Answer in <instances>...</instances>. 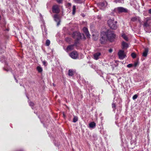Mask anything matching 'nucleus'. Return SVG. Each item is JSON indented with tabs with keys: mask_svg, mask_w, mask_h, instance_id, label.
I'll list each match as a JSON object with an SVG mask.
<instances>
[{
	"mask_svg": "<svg viewBox=\"0 0 151 151\" xmlns=\"http://www.w3.org/2000/svg\"><path fill=\"white\" fill-rule=\"evenodd\" d=\"M138 96L137 94H135L133 96L132 99L134 100H135L137 98Z\"/></svg>",
	"mask_w": 151,
	"mask_h": 151,
	"instance_id": "nucleus-31",
	"label": "nucleus"
},
{
	"mask_svg": "<svg viewBox=\"0 0 151 151\" xmlns=\"http://www.w3.org/2000/svg\"><path fill=\"white\" fill-rule=\"evenodd\" d=\"M114 38H107V42H112L114 41Z\"/></svg>",
	"mask_w": 151,
	"mask_h": 151,
	"instance_id": "nucleus-29",
	"label": "nucleus"
},
{
	"mask_svg": "<svg viewBox=\"0 0 151 151\" xmlns=\"http://www.w3.org/2000/svg\"><path fill=\"white\" fill-rule=\"evenodd\" d=\"M68 75L72 76L73 75V71L72 70L70 69L68 71Z\"/></svg>",
	"mask_w": 151,
	"mask_h": 151,
	"instance_id": "nucleus-22",
	"label": "nucleus"
},
{
	"mask_svg": "<svg viewBox=\"0 0 151 151\" xmlns=\"http://www.w3.org/2000/svg\"><path fill=\"white\" fill-rule=\"evenodd\" d=\"M114 2L116 3H123L124 1L123 0H115Z\"/></svg>",
	"mask_w": 151,
	"mask_h": 151,
	"instance_id": "nucleus-27",
	"label": "nucleus"
},
{
	"mask_svg": "<svg viewBox=\"0 0 151 151\" xmlns=\"http://www.w3.org/2000/svg\"><path fill=\"white\" fill-rule=\"evenodd\" d=\"M115 9L119 12H127V10L123 7H118L116 8Z\"/></svg>",
	"mask_w": 151,
	"mask_h": 151,
	"instance_id": "nucleus-4",
	"label": "nucleus"
},
{
	"mask_svg": "<svg viewBox=\"0 0 151 151\" xmlns=\"http://www.w3.org/2000/svg\"><path fill=\"white\" fill-rule=\"evenodd\" d=\"M0 59L1 61H2V62H5L6 61L4 57L1 58Z\"/></svg>",
	"mask_w": 151,
	"mask_h": 151,
	"instance_id": "nucleus-30",
	"label": "nucleus"
},
{
	"mask_svg": "<svg viewBox=\"0 0 151 151\" xmlns=\"http://www.w3.org/2000/svg\"><path fill=\"white\" fill-rule=\"evenodd\" d=\"M75 1L77 3H81V0H75Z\"/></svg>",
	"mask_w": 151,
	"mask_h": 151,
	"instance_id": "nucleus-36",
	"label": "nucleus"
},
{
	"mask_svg": "<svg viewBox=\"0 0 151 151\" xmlns=\"http://www.w3.org/2000/svg\"><path fill=\"white\" fill-rule=\"evenodd\" d=\"M37 69L38 72L41 73L42 71V69L40 66H38L37 68Z\"/></svg>",
	"mask_w": 151,
	"mask_h": 151,
	"instance_id": "nucleus-20",
	"label": "nucleus"
},
{
	"mask_svg": "<svg viewBox=\"0 0 151 151\" xmlns=\"http://www.w3.org/2000/svg\"><path fill=\"white\" fill-rule=\"evenodd\" d=\"M122 37L123 38H127V37L126 35L124 33H123L121 34Z\"/></svg>",
	"mask_w": 151,
	"mask_h": 151,
	"instance_id": "nucleus-34",
	"label": "nucleus"
},
{
	"mask_svg": "<svg viewBox=\"0 0 151 151\" xmlns=\"http://www.w3.org/2000/svg\"><path fill=\"white\" fill-rule=\"evenodd\" d=\"M83 30L84 32L86 35L87 37H90V35L89 34L88 29L86 27H84Z\"/></svg>",
	"mask_w": 151,
	"mask_h": 151,
	"instance_id": "nucleus-14",
	"label": "nucleus"
},
{
	"mask_svg": "<svg viewBox=\"0 0 151 151\" xmlns=\"http://www.w3.org/2000/svg\"><path fill=\"white\" fill-rule=\"evenodd\" d=\"M79 38H77V39L76 40L74 44L73 45L74 46H76L78 45L79 44Z\"/></svg>",
	"mask_w": 151,
	"mask_h": 151,
	"instance_id": "nucleus-21",
	"label": "nucleus"
},
{
	"mask_svg": "<svg viewBox=\"0 0 151 151\" xmlns=\"http://www.w3.org/2000/svg\"><path fill=\"white\" fill-rule=\"evenodd\" d=\"M46 63V62L45 61H44L43 62V64L45 65Z\"/></svg>",
	"mask_w": 151,
	"mask_h": 151,
	"instance_id": "nucleus-42",
	"label": "nucleus"
},
{
	"mask_svg": "<svg viewBox=\"0 0 151 151\" xmlns=\"http://www.w3.org/2000/svg\"><path fill=\"white\" fill-rule=\"evenodd\" d=\"M148 52V49L147 48H145L144 49V51L142 53V56L144 57H147Z\"/></svg>",
	"mask_w": 151,
	"mask_h": 151,
	"instance_id": "nucleus-15",
	"label": "nucleus"
},
{
	"mask_svg": "<svg viewBox=\"0 0 151 151\" xmlns=\"http://www.w3.org/2000/svg\"><path fill=\"white\" fill-rule=\"evenodd\" d=\"M117 22L116 21H114L113 18L110 19L108 21L109 26L113 29H115L117 28Z\"/></svg>",
	"mask_w": 151,
	"mask_h": 151,
	"instance_id": "nucleus-1",
	"label": "nucleus"
},
{
	"mask_svg": "<svg viewBox=\"0 0 151 151\" xmlns=\"http://www.w3.org/2000/svg\"><path fill=\"white\" fill-rule=\"evenodd\" d=\"M94 34H93V36H94Z\"/></svg>",
	"mask_w": 151,
	"mask_h": 151,
	"instance_id": "nucleus-45",
	"label": "nucleus"
},
{
	"mask_svg": "<svg viewBox=\"0 0 151 151\" xmlns=\"http://www.w3.org/2000/svg\"><path fill=\"white\" fill-rule=\"evenodd\" d=\"M148 13L150 14H151V9L148 10Z\"/></svg>",
	"mask_w": 151,
	"mask_h": 151,
	"instance_id": "nucleus-41",
	"label": "nucleus"
},
{
	"mask_svg": "<svg viewBox=\"0 0 151 151\" xmlns=\"http://www.w3.org/2000/svg\"><path fill=\"white\" fill-rule=\"evenodd\" d=\"M100 5L102 6H104L107 5V3L106 2H103L100 3Z\"/></svg>",
	"mask_w": 151,
	"mask_h": 151,
	"instance_id": "nucleus-25",
	"label": "nucleus"
},
{
	"mask_svg": "<svg viewBox=\"0 0 151 151\" xmlns=\"http://www.w3.org/2000/svg\"><path fill=\"white\" fill-rule=\"evenodd\" d=\"M74 45H68L67 47L65 50L67 52H68L73 50L74 49Z\"/></svg>",
	"mask_w": 151,
	"mask_h": 151,
	"instance_id": "nucleus-12",
	"label": "nucleus"
},
{
	"mask_svg": "<svg viewBox=\"0 0 151 151\" xmlns=\"http://www.w3.org/2000/svg\"><path fill=\"white\" fill-rule=\"evenodd\" d=\"M131 20L133 22L136 21H138L139 22H140L139 18L137 17H132L131 19Z\"/></svg>",
	"mask_w": 151,
	"mask_h": 151,
	"instance_id": "nucleus-18",
	"label": "nucleus"
},
{
	"mask_svg": "<svg viewBox=\"0 0 151 151\" xmlns=\"http://www.w3.org/2000/svg\"><path fill=\"white\" fill-rule=\"evenodd\" d=\"M131 56L132 57V58H136V54L134 53V52H132V54H131Z\"/></svg>",
	"mask_w": 151,
	"mask_h": 151,
	"instance_id": "nucleus-28",
	"label": "nucleus"
},
{
	"mask_svg": "<svg viewBox=\"0 0 151 151\" xmlns=\"http://www.w3.org/2000/svg\"><path fill=\"white\" fill-rule=\"evenodd\" d=\"M119 58L121 59H123L125 56L124 50H120L118 53Z\"/></svg>",
	"mask_w": 151,
	"mask_h": 151,
	"instance_id": "nucleus-6",
	"label": "nucleus"
},
{
	"mask_svg": "<svg viewBox=\"0 0 151 151\" xmlns=\"http://www.w3.org/2000/svg\"><path fill=\"white\" fill-rule=\"evenodd\" d=\"M122 49H127L128 47V45L124 41L122 42Z\"/></svg>",
	"mask_w": 151,
	"mask_h": 151,
	"instance_id": "nucleus-13",
	"label": "nucleus"
},
{
	"mask_svg": "<svg viewBox=\"0 0 151 151\" xmlns=\"http://www.w3.org/2000/svg\"><path fill=\"white\" fill-rule=\"evenodd\" d=\"M116 37V35L114 32L108 31L107 38H115Z\"/></svg>",
	"mask_w": 151,
	"mask_h": 151,
	"instance_id": "nucleus-8",
	"label": "nucleus"
},
{
	"mask_svg": "<svg viewBox=\"0 0 151 151\" xmlns=\"http://www.w3.org/2000/svg\"><path fill=\"white\" fill-rule=\"evenodd\" d=\"M57 2L59 3H61L62 2V0H57Z\"/></svg>",
	"mask_w": 151,
	"mask_h": 151,
	"instance_id": "nucleus-39",
	"label": "nucleus"
},
{
	"mask_svg": "<svg viewBox=\"0 0 151 151\" xmlns=\"http://www.w3.org/2000/svg\"><path fill=\"white\" fill-rule=\"evenodd\" d=\"M52 12L54 13H58L60 12V9L58 5H54L52 8Z\"/></svg>",
	"mask_w": 151,
	"mask_h": 151,
	"instance_id": "nucleus-7",
	"label": "nucleus"
},
{
	"mask_svg": "<svg viewBox=\"0 0 151 151\" xmlns=\"http://www.w3.org/2000/svg\"><path fill=\"white\" fill-rule=\"evenodd\" d=\"M95 37H98V36H96Z\"/></svg>",
	"mask_w": 151,
	"mask_h": 151,
	"instance_id": "nucleus-46",
	"label": "nucleus"
},
{
	"mask_svg": "<svg viewBox=\"0 0 151 151\" xmlns=\"http://www.w3.org/2000/svg\"><path fill=\"white\" fill-rule=\"evenodd\" d=\"M101 55V53L100 52H97L94 53L93 55L94 58L96 60H98L99 57Z\"/></svg>",
	"mask_w": 151,
	"mask_h": 151,
	"instance_id": "nucleus-11",
	"label": "nucleus"
},
{
	"mask_svg": "<svg viewBox=\"0 0 151 151\" xmlns=\"http://www.w3.org/2000/svg\"><path fill=\"white\" fill-rule=\"evenodd\" d=\"M50 44V41L49 40H47L45 42V45L47 46H48Z\"/></svg>",
	"mask_w": 151,
	"mask_h": 151,
	"instance_id": "nucleus-24",
	"label": "nucleus"
},
{
	"mask_svg": "<svg viewBox=\"0 0 151 151\" xmlns=\"http://www.w3.org/2000/svg\"><path fill=\"white\" fill-rule=\"evenodd\" d=\"M125 40H126V41H127L128 40V38H125Z\"/></svg>",
	"mask_w": 151,
	"mask_h": 151,
	"instance_id": "nucleus-44",
	"label": "nucleus"
},
{
	"mask_svg": "<svg viewBox=\"0 0 151 151\" xmlns=\"http://www.w3.org/2000/svg\"><path fill=\"white\" fill-rule=\"evenodd\" d=\"M4 70L6 71H12V69H10V68H4Z\"/></svg>",
	"mask_w": 151,
	"mask_h": 151,
	"instance_id": "nucleus-33",
	"label": "nucleus"
},
{
	"mask_svg": "<svg viewBox=\"0 0 151 151\" xmlns=\"http://www.w3.org/2000/svg\"><path fill=\"white\" fill-rule=\"evenodd\" d=\"M138 63L137 62H135L134 64V66L135 67H136L138 65Z\"/></svg>",
	"mask_w": 151,
	"mask_h": 151,
	"instance_id": "nucleus-37",
	"label": "nucleus"
},
{
	"mask_svg": "<svg viewBox=\"0 0 151 151\" xmlns=\"http://www.w3.org/2000/svg\"><path fill=\"white\" fill-rule=\"evenodd\" d=\"M151 21V18L149 17H147L146 18V21L145 22L143 26L145 27H147L149 26L150 24V21Z\"/></svg>",
	"mask_w": 151,
	"mask_h": 151,
	"instance_id": "nucleus-10",
	"label": "nucleus"
},
{
	"mask_svg": "<svg viewBox=\"0 0 151 151\" xmlns=\"http://www.w3.org/2000/svg\"><path fill=\"white\" fill-rule=\"evenodd\" d=\"M54 18L55 21L57 22V26H58L60 24V20L59 17L58 15L57 14H55L54 15Z\"/></svg>",
	"mask_w": 151,
	"mask_h": 151,
	"instance_id": "nucleus-9",
	"label": "nucleus"
},
{
	"mask_svg": "<svg viewBox=\"0 0 151 151\" xmlns=\"http://www.w3.org/2000/svg\"><path fill=\"white\" fill-rule=\"evenodd\" d=\"M14 78H15V80H16V82L18 83V81H17V80L16 79V78H15V77H14Z\"/></svg>",
	"mask_w": 151,
	"mask_h": 151,
	"instance_id": "nucleus-43",
	"label": "nucleus"
},
{
	"mask_svg": "<svg viewBox=\"0 0 151 151\" xmlns=\"http://www.w3.org/2000/svg\"><path fill=\"white\" fill-rule=\"evenodd\" d=\"M113 50L111 49H110L109 50V52L111 53L112 52Z\"/></svg>",
	"mask_w": 151,
	"mask_h": 151,
	"instance_id": "nucleus-40",
	"label": "nucleus"
},
{
	"mask_svg": "<svg viewBox=\"0 0 151 151\" xmlns=\"http://www.w3.org/2000/svg\"><path fill=\"white\" fill-rule=\"evenodd\" d=\"M71 38H66V41L68 42V43H70V41H71Z\"/></svg>",
	"mask_w": 151,
	"mask_h": 151,
	"instance_id": "nucleus-32",
	"label": "nucleus"
},
{
	"mask_svg": "<svg viewBox=\"0 0 151 151\" xmlns=\"http://www.w3.org/2000/svg\"><path fill=\"white\" fill-rule=\"evenodd\" d=\"M73 12H72V14L73 15H74L75 14V12H76V7L75 6H73Z\"/></svg>",
	"mask_w": 151,
	"mask_h": 151,
	"instance_id": "nucleus-23",
	"label": "nucleus"
},
{
	"mask_svg": "<svg viewBox=\"0 0 151 151\" xmlns=\"http://www.w3.org/2000/svg\"><path fill=\"white\" fill-rule=\"evenodd\" d=\"M132 66H133V64H128L127 65V67L128 68H131V67H132Z\"/></svg>",
	"mask_w": 151,
	"mask_h": 151,
	"instance_id": "nucleus-35",
	"label": "nucleus"
},
{
	"mask_svg": "<svg viewBox=\"0 0 151 151\" xmlns=\"http://www.w3.org/2000/svg\"><path fill=\"white\" fill-rule=\"evenodd\" d=\"M96 126V124L94 122H91L89 124V127L90 128H94Z\"/></svg>",
	"mask_w": 151,
	"mask_h": 151,
	"instance_id": "nucleus-17",
	"label": "nucleus"
},
{
	"mask_svg": "<svg viewBox=\"0 0 151 151\" xmlns=\"http://www.w3.org/2000/svg\"><path fill=\"white\" fill-rule=\"evenodd\" d=\"M100 40L102 44H105L107 42V38H100Z\"/></svg>",
	"mask_w": 151,
	"mask_h": 151,
	"instance_id": "nucleus-16",
	"label": "nucleus"
},
{
	"mask_svg": "<svg viewBox=\"0 0 151 151\" xmlns=\"http://www.w3.org/2000/svg\"><path fill=\"white\" fill-rule=\"evenodd\" d=\"M73 37L74 38H85V36L83 34L78 32L73 33Z\"/></svg>",
	"mask_w": 151,
	"mask_h": 151,
	"instance_id": "nucleus-2",
	"label": "nucleus"
},
{
	"mask_svg": "<svg viewBox=\"0 0 151 151\" xmlns=\"http://www.w3.org/2000/svg\"><path fill=\"white\" fill-rule=\"evenodd\" d=\"M70 56L73 59H76L78 58V54L76 51H73L69 54Z\"/></svg>",
	"mask_w": 151,
	"mask_h": 151,
	"instance_id": "nucleus-3",
	"label": "nucleus"
},
{
	"mask_svg": "<svg viewBox=\"0 0 151 151\" xmlns=\"http://www.w3.org/2000/svg\"><path fill=\"white\" fill-rule=\"evenodd\" d=\"M29 104L30 106H33L34 105V103L32 102H30L29 103Z\"/></svg>",
	"mask_w": 151,
	"mask_h": 151,
	"instance_id": "nucleus-38",
	"label": "nucleus"
},
{
	"mask_svg": "<svg viewBox=\"0 0 151 151\" xmlns=\"http://www.w3.org/2000/svg\"><path fill=\"white\" fill-rule=\"evenodd\" d=\"M78 120V118L77 116H74L73 119V122H76Z\"/></svg>",
	"mask_w": 151,
	"mask_h": 151,
	"instance_id": "nucleus-26",
	"label": "nucleus"
},
{
	"mask_svg": "<svg viewBox=\"0 0 151 151\" xmlns=\"http://www.w3.org/2000/svg\"><path fill=\"white\" fill-rule=\"evenodd\" d=\"M112 107L114 111H115L116 109V105L115 103L113 102L112 104Z\"/></svg>",
	"mask_w": 151,
	"mask_h": 151,
	"instance_id": "nucleus-19",
	"label": "nucleus"
},
{
	"mask_svg": "<svg viewBox=\"0 0 151 151\" xmlns=\"http://www.w3.org/2000/svg\"><path fill=\"white\" fill-rule=\"evenodd\" d=\"M108 30L105 29L102 30L101 32V38H107Z\"/></svg>",
	"mask_w": 151,
	"mask_h": 151,
	"instance_id": "nucleus-5",
	"label": "nucleus"
}]
</instances>
